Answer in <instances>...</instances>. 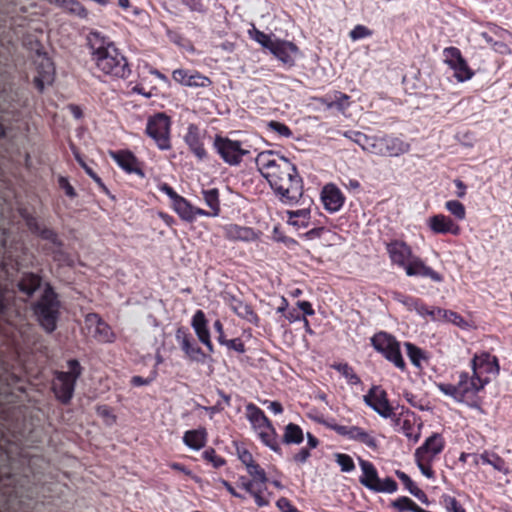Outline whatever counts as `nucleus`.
<instances>
[{
	"mask_svg": "<svg viewBox=\"0 0 512 512\" xmlns=\"http://www.w3.org/2000/svg\"><path fill=\"white\" fill-rule=\"evenodd\" d=\"M255 163L283 204L294 205L300 201L304 184L294 163L272 150L260 152Z\"/></svg>",
	"mask_w": 512,
	"mask_h": 512,
	"instance_id": "1",
	"label": "nucleus"
},
{
	"mask_svg": "<svg viewBox=\"0 0 512 512\" xmlns=\"http://www.w3.org/2000/svg\"><path fill=\"white\" fill-rule=\"evenodd\" d=\"M87 41L91 61L103 76L111 80L129 78L132 70L128 59L113 41L97 31L90 32Z\"/></svg>",
	"mask_w": 512,
	"mask_h": 512,
	"instance_id": "2",
	"label": "nucleus"
},
{
	"mask_svg": "<svg viewBox=\"0 0 512 512\" xmlns=\"http://www.w3.org/2000/svg\"><path fill=\"white\" fill-rule=\"evenodd\" d=\"M455 383H437L436 386L444 395L451 397L458 403L470 408L478 409L482 405L485 387L491 378H480L477 373L457 371L454 375Z\"/></svg>",
	"mask_w": 512,
	"mask_h": 512,
	"instance_id": "3",
	"label": "nucleus"
},
{
	"mask_svg": "<svg viewBox=\"0 0 512 512\" xmlns=\"http://www.w3.org/2000/svg\"><path fill=\"white\" fill-rule=\"evenodd\" d=\"M31 310L46 333H53L57 329L61 315V301L50 283H45L42 293L32 303Z\"/></svg>",
	"mask_w": 512,
	"mask_h": 512,
	"instance_id": "4",
	"label": "nucleus"
},
{
	"mask_svg": "<svg viewBox=\"0 0 512 512\" xmlns=\"http://www.w3.org/2000/svg\"><path fill=\"white\" fill-rule=\"evenodd\" d=\"M67 371H54L51 390L58 402L63 405L70 404L77 380L83 372V367L77 359L67 361Z\"/></svg>",
	"mask_w": 512,
	"mask_h": 512,
	"instance_id": "5",
	"label": "nucleus"
},
{
	"mask_svg": "<svg viewBox=\"0 0 512 512\" xmlns=\"http://www.w3.org/2000/svg\"><path fill=\"white\" fill-rule=\"evenodd\" d=\"M411 146L400 137L389 134L368 137L364 151L383 157H398L409 152Z\"/></svg>",
	"mask_w": 512,
	"mask_h": 512,
	"instance_id": "6",
	"label": "nucleus"
},
{
	"mask_svg": "<svg viewBox=\"0 0 512 512\" xmlns=\"http://www.w3.org/2000/svg\"><path fill=\"white\" fill-rule=\"evenodd\" d=\"M371 345L395 367L402 371L405 370L406 363L401 353L400 342L395 336L386 331H379L371 337Z\"/></svg>",
	"mask_w": 512,
	"mask_h": 512,
	"instance_id": "7",
	"label": "nucleus"
},
{
	"mask_svg": "<svg viewBox=\"0 0 512 512\" xmlns=\"http://www.w3.org/2000/svg\"><path fill=\"white\" fill-rule=\"evenodd\" d=\"M359 464L362 471L359 482L367 489L376 493H394L398 490V484L393 478H379L378 471L372 462L360 459Z\"/></svg>",
	"mask_w": 512,
	"mask_h": 512,
	"instance_id": "8",
	"label": "nucleus"
},
{
	"mask_svg": "<svg viewBox=\"0 0 512 512\" xmlns=\"http://www.w3.org/2000/svg\"><path fill=\"white\" fill-rule=\"evenodd\" d=\"M314 420L348 440L360 442L371 449H376L378 446L376 438L359 426L340 425L335 419H326L323 416L316 417Z\"/></svg>",
	"mask_w": 512,
	"mask_h": 512,
	"instance_id": "9",
	"label": "nucleus"
},
{
	"mask_svg": "<svg viewBox=\"0 0 512 512\" xmlns=\"http://www.w3.org/2000/svg\"><path fill=\"white\" fill-rule=\"evenodd\" d=\"M170 131L171 119L165 113L159 112L148 118L145 132L160 150L171 149Z\"/></svg>",
	"mask_w": 512,
	"mask_h": 512,
	"instance_id": "10",
	"label": "nucleus"
},
{
	"mask_svg": "<svg viewBox=\"0 0 512 512\" xmlns=\"http://www.w3.org/2000/svg\"><path fill=\"white\" fill-rule=\"evenodd\" d=\"M213 148L219 157L230 166L239 165L248 153L247 150L242 148L240 141L218 134L214 138Z\"/></svg>",
	"mask_w": 512,
	"mask_h": 512,
	"instance_id": "11",
	"label": "nucleus"
},
{
	"mask_svg": "<svg viewBox=\"0 0 512 512\" xmlns=\"http://www.w3.org/2000/svg\"><path fill=\"white\" fill-rule=\"evenodd\" d=\"M443 56L444 62L454 71V77L459 82L467 81L473 77L474 71L469 67L459 48L446 47L443 50Z\"/></svg>",
	"mask_w": 512,
	"mask_h": 512,
	"instance_id": "12",
	"label": "nucleus"
},
{
	"mask_svg": "<svg viewBox=\"0 0 512 512\" xmlns=\"http://www.w3.org/2000/svg\"><path fill=\"white\" fill-rule=\"evenodd\" d=\"M175 338L181 350L190 361L205 362L207 355L202 348L197 345L188 328L184 326L177 328Z\"/></svg>",
	"mask_w": 512,
	"mask_h": 512,
	"instance_id": "13",
	"label": "nucleus"
},
{
	"mask_svg": "<svg viewBox=\"0 0 512 512\" xmlns=\"http://www.w3.org/2000/svg\"><path fill=\"white\" fill-rule=\"evenodd\" d=\"M363 400L381 417L387 419L392 415L394 407L390 404L387 392L381 386L373 385L363 396Z\"/></svg>",
	"mask_w": 512,
	"mask_h": 512,
	"instance_id": "14",
	"label": "nucleus"
},
{
	"mask_svg": "<svg viewBox=\"0 0 512 512\" xmlns=\"http://www.w3.org/2000/svg\"><path fill=\"white\" fill-rule=\"evenodd\" d=\"M206 131H203L196 124H189L184 142L188 146L189 151L198 161H204L208 158V151L205 148Z\"/></svg>",
	"mask_w": 512,
	"mask_h": 512,
	"instance_id": "15",
	"label": "nucleus"
},
{
	"mask_svg": "<svg viewBox=\"0 0 512 512\" xmlns=\"http://www.w3.org/2000/svg\"><path fill=\"white\" fill-rule=\"evenodd\" d=\"M385 249L392 265L405 269L413 257L412 247L402 239H391L385 242Z\"/></svg>",
	"mask_w": 512,
	"mask_h": 512,
	"instance_id": "16",
	"label": "nucleus"
},
{
	"mask_svg": "<svg viewBox=\"0 0 512 512\" xmlns=\"http://www.w3.org/2000/svg\"><path fill=\"white\" fill-rule=\"evenodd\" d=\"M470 367L480 378H490L487 375H498L500 371L498 358L489 352L475 354L470 361Z\"/></svg>",
	"mask_w": 512,
	"mask_h": 512,
	"instance_id": "17",
	"label": "nucleus"
},
{
	"mask_svg": "<svg viewBox=\"0 0 512 512\" xmlns=\"http://www.w3.org/2000/svg\"><path fill=\"white\" fill-rule=\"evenodd\" d=\"M172 79L176 83L190 88H208L213 84L208 76L195 69H175L172 72Z\"/></svg>",
	"mask_w": 512,
	"mask_h": 512,
	"instance_id": "18",
	"label": "nucleus"
},
{
	"mask_svg": "<svg viewBox=\"0 0 512 512\" xmlns=\"http://www.w3.org/2000/svg\"><path fill=\"white\" fill-rule=\"evenodd\" d=\"M34 63L37 74L33 79V85L39 93H42L46 85H51L53 83L55 67L52 60L45 54H39Z\"/></svg>",
	"mask_w": 512,
	"mask_h": 512,
	"instance_id": "19",
	"label": "nucleus"
},
{
	"mask_svg": "<svg viewBox=\"0 0 512 512\" xmlns=\"http://www.w3.org/2000/svg\"><path fill=\"white\" fill-rule=\"evenodd\" d=\"M404 271L409 277L429 278L435 283L444 281V276L441 273L428 266L422 258L415 254L405 266Z\"/></svg>",
	"mask_w": 512,
	"mask_h": 512,
	"instance_id": "20",
	"label": "nucleus"
},
{
	"mask_svg": "<svg viewBox=\"0 0 512 512\" xmlns=\"http://www.w3.org/2000/svg\"><path fill=\"white\" fill-rule=\"evenodd\" d=\"M270 53L274 55L286 68L295 66V59L300 53L299 47L288 40L274 39V46Z\"/></svg>",
	"mask_w": 512,
	"mask_h": 512,
	"instance_id": "21",
	"label": "nucleus"
},
{
	"mask_svg": "<svg viewBox=\"0 0 512 512\" xmlns=\"http://www.w3.org/2000/svg\"><path fill=\"white\" fill-rule=\"evenodd\" d=\"M225 303L229 306V308L241 319L246 320L247 322L258 326L260 323V317L253 309L252 305L245 302L241 298L232 295L230 293H226L223 296Z\"/></svg>",
	"mask_w": 512,
	"mask_h": 512,
	"instance_id": "22",
	"label": "nucleus"
},
{
	"mask_svg": "<svg viewBox=\"0 0 512 512\" xmlns=\"http://www.w3.org/2000/svg\"><path fill=\"white\" fill-rule=\"evenodd\" d=\"M223 237L232 242H254L259 239L261 232L252 227L229 223L222 227Z\"/></svg>",
	"mask_w": 512,
	"mask_h": 512,
	"instance_id": "23",
	"label": "nucleus"
},
{
	"mask_svg": "<svg viewBox=\"0 0 512 512\" xmlns=\"http://www.w3.org/2000/svg\"><path fill=\"white\" fill-rule=\"evenodd\" d=\"M445 448V439L440 433H433L424 443L419 446L414 453L415 458H425L429 461H435L437 456Z\"/></svg>",
	"mask_w": 512,
	"mask_h": 512,
	"instance_id": "24",
	"label": "nucleus"
},
{
	"mask_svg": "<svg viewBox=\"0 0 512 512\" xmlns=\"http://www.w3.org/2000/svg\"><path fill=\"white\" fill-rule=\"evenodd\" d=\"M110 157L117 163V165L128 174H136L144 177V172L141 164L135 154L130 150L110 151Z\"/></svg>",
	"mask_w": 512,
	"mask_h": 512,
	"instance_id": "25",
	"label": "nucleus"
},
{
	"mask_svg": "<svg viewBox=\"0 0 512 512\" xmlns=\"http://www.w3.org/2000/svg\"><path fill=\"white\" fill-rule=\"evenodd\" d=\"M427 226L434 234H451L459 236L461 227L451 217L445 214H435L427 221Z\"/></svg>",
	"mask_w": 512,
	"mask_h": 512,
	"instance_id": "26",
	"label": "nucleus"
},
{
	"mask_svg": "<svg viewBox=\"0 0 512 512\" xmlns=\"http://www.w3.org/2000/svg\"><path fill=\"white\" fill-rule=\"evenodd\" d=\"M191 326L199 341L207 348L209 353L214 352V345L211 341L208 320L203 310H196L191 319Z\"/></svg>",
	"mask_w": 512,
	"mask_h": 512,
	"instance_id": "27",
	"label": "nucleus"
},
{
	"mask_svg": "<svg viewBox=\"0 0 512 512\" xmlns=\"http://www.w3.org/2000/svg\"><path fill=\"white\" fill-rule=\"evenodd\" d=\"M321 200L327 211L335 213L344 205L345 196L336 185L327 184L322 189Z\"/></svg>",
	"mask_w": 512,
	"mask_h": 512,
	"instance_id": "28",
	"label": "nucleus"
},
{
	"mask_svg": "<svg viewBox=\"0 0 512 512\" xmlns=\"http://www.w3.org/2000/svg\"><path fill=\"white\" fill-rule=\"evenodd\" d=\"M87 325H95L94 338L102 343H112L115 340V334L108 323H106L97 313H89L85 318Z\"/></svg>",
	"mask_w": 512,
	"mask_h": 512,
	"instance_id": "29",
	"label": "nucleus"
},
{
	"mask_svg": "<svg viewBox=\"0 0 512 512\" xmlns=\"http://www.w3.org/2000/svg\"><path fill=\"white\" fill-rule=\"evenodd\" d=\"M395 300L401 303L407 310L415 311L422 317H430L433 312V306H428L421 298L398 293Z\"/></svg>",
	"mask_w": 512,
	"mask_h": 512,
	"instance_id": "30",
	"label": "nucleus"
},
{
	"mask_svg": "<svg viewBox=\"0 0 512 512\" xmlns=\"http://www.w3.org/2000/svg\"><path fill=\"white\" fill-rule=\"evenodd\" d=\"M245 409L246 418L255 432L265 427H270V424L272 423L271 420L265 415L264 411L260 409L256 404L252 402L248 403Z\"/></svg>",
	"mask_w": 512,
	"mask_h": 512,
	"instance_id": "31",
	"label": "nucleus"
},
{
	"mask_svg": "<svg viewBox=\"0 0 512 512\" xmlns=\"http://www.w3.org/2000/svg\"><path fill=\"white\" fill-rule=\"evenodd\" d=\"M42 284V277L33 272L23 273L18 281V289L28 297H31Z\"/></svg>",
	"mask_w": 512,
	"mask_h": 512,
	"instance_id": "32",
	"label": "nucleus"
},
{
	"mask_svg": "<svg viewBox=\"0 0 512 512\" xmlns=\"http://www.w3.org/2000/svg\"><path fill=\"white\" fill-rule=\"evenodd\" d=\"M349 99V95L341 91H333L320 98V102L328 108H336L344 112L350 106Z\"/></svg>",
	"mask_w": 512,
	"mask_h": 512,
	"instance_id": "33",
	"label": "nucleus"
},
{
	"mask_svg": "<svg viewBox=\"0 0 512 512\" xmlns=\"http://www.w3.org/2000/svg\"><path fill=\"white\" fill-rule=\"evenodd\" d=\"M258 437L260 441L267 447H269L272 451L275 453L281 455L282 454V448L279 441L278 433L273 426V424H270V427H265L263 429H260L257 431Z\"/></svg>",
	"mask_w": 512,
	"mask_h": 512,
	"instance_id": "34",
	"label": "nucleus"
},
{
	"mask_svg": "<svg viewBox=\"0 0 512 512\" xmlns=\"http://www.w3.org/2000/svg\"><path fill=\"white\" fill-rule=\"evenodd\" d=\"M183 442L193 450H200L207 442L206 429L201 427L198 429L187 430L183 435Z\"/></svg>",
	"mask_w": 512,
	"mask_h": 512,
	"instance_id": "35",
	"label": "nucleus"
},
{
	"mask_svg": "<svg viewBox=\"0 0 512 512\" xmlns=\"http://www.w3.org/2000/svg\"><path fill=\"white\" fill-rule=\"evenodd\" d=\"M304 441V432L303 429L295 424L288 423L284 427L283 435L281 442L286 445H299Z\"/></svg>",
	"mask_w": 512,
	"mask_h": 512,
	"instance_id": "36",
	"label": "nucleus"
},
{
	"mask_svg": "<svg viewBox=\"0 0 512 512\" xmlns=\"http://www.w3.org/2000/svg\"><path fill=\"white\" fill-rule=\"evenodd\" d=\"M405 419H403L401 427L398 429V432L403 433L409 440L413 442H418L420 438V432H414V426L417 420V415L409 410H405Z\"/></svg>",
	"mask_w": 512,
	"mask_h": 512,
	"instance_id": "37",
	"label": "nucleus"
},
{
	"mask_svg": "<svg viewBox=\"0 0 512 512\" xmlns=\"http://www.w3.org/2000/svg\"><path fill=\"white\" fill-rule=\"evenodd\" d=\"M171 208L182 221L193 223V205L185 197L180 195L174 202L171 203Z\"/></svg>",
	"mask_w": 512,
	"mask_h": 512,
	"instance_id": "38",
	"label": "nucleus"
},
{
	"mask_svg": "<svg viewBox=\"0 0 512 512\" xmlns=\"http://www.w3.org/2000/svg\"><path fill=\"white\" fill-rule=\"evenodd\" d=\"M236 454L248 474L251 472L259 473L258 469L262 467L254 460L253 454L244 444H236Z\"/></svg>",
	"mask_w": 512,
	"mask_h": 512,
	"instance_id": "39",
	"label": "nucleus"
},
{
	"mask_svg": "<svg viewBox=\"0 0 512 512\" xmlns=\"http://www.w3.org/2000/svg\"><path fill=\"white\" fill-rule=\"evenodd\" d=\"M432 320L445 319L453 324L462 327L465 324L464 318L455 311L434 307L431 315Z\"/></svg>",
	"mask_w": 512,
	"mask_h": 512,
	"instance_id": "40",
	"label": "nucleus"
},
{
	"mask_svg": "<svg viewBox=\"0 0 512 512\" xmlns=\"http://www.w3.org/2000/svg\"><path fill=\"white\" fill-rule=\"evenodd\" d=\"M395 475L397 478L403 483L405 488L416 498L421 500L422 502L427 501V495L416 486V484L413 482V480L410 478L408 474L401 470H396Z\"/></svg>",
	"mask_w": 512,
	"mask_h": 512,
	"instance_id": "41",
	"label": "nucleus"
},
{
	"mask_svg": "<svg viewBox=\"0 0 512 512\" xmlns=\"http://www.w3.org/2000/svg\"><path fill=\"white\" fill-rule=\"evenodd\" d=\"M259 473L251 472L248 475L252 477L257 484H255L254 491L262 496H267L268 499L273 496L272 492L267 490V484L269 483V478L267 477V473L264 468L258 469Z\"/></svg>",
	"mask_w": 512,
	"mask_h": 512,
	"instance_id": "42",
	"label": "nucleus"
},
{
	"mask_svg": "<svg viewBox=\"0 0 512 512\" xmlns=\"http://www.w3.org/2000/svg\"><path fill=\"white\" fill-rule=\"evenodd\" d=\"M332 368L339 372L346 379L349 385L354 386L361 384L360 377L356 374L353 367L350 366L347 362L334 363Z\"/></svg>",
	"mask_w": 512,
	"mask_h": 512,
	"instance_id": "43",
	"label": "nucleus"
},
{
	"mask_svg": "<svg viewBox=\"0 0 512 512\" xmlns=\"http://www.w3.org/2000/svg\"><path fill=\"white\" fill-rule=\"evenodd\" d=\"M56 2L69 13L81 19H87L88 10L78 0H56Z\"/></svg>",
	"mask_w": 512,
	"mask_h": 512,
	"instance_id": "44",
	"label": "nucleus"
},
{
	"mask_svg": "<svg viewBox=\"0 0 512 512\" xmlns=\"http://www.w3.org/2000/svg\"><path fill=\"white\" fill-rule=\"evenodd\" d=\"M203 199L205 204L210 208L212 215H219L220 208V200H219V191L216 188L203 190Z\"/></svg>",
	"mask_w": 512,
	"mask_h": 512,
	"instance_id": "45",
	"label": "nucleus"
},
{
	"mask_svg": "<svg viewBox=\"0 0 512 512\" xmlns=\"http://www.w3.org/2000/svg\"><path fill=\"white\" fill-rule=\"evenodd\" d=\"M255 484H257L256 481L250 477L248 481H245L243 485H240V488L245 490L254 499V502L258 507L268 506L270 504V499H268L267 496H262L256 493V491H254Z\"/></svg>",
	"mask_w": 512,
	"mask_h": 512,
	"instance_id": "46",
	"label": "nucleus"
},
{
	"mask_svg": "<svg viewBox=\"0 0 512 512\" xmlns=\"http://www.w3.org/2000/svg\"><path fill=\"white\" fill-rule=\"evenodd\" d=\"M255 484H257L256 481L250 477L248 481H245L243 485H240V488L245 490L254 499V502L258 507L268 506L270 504V499H268L267 496H262L256 493V491H254Z\"/></svg>",
	"mask_w": 512,
	"mask_h": 512,
	"instance_id": "47",
	"label": "nucleus"
},
{
	"mask_svg": "<svg viewBox=\"0 0 512 512\" xmlns=\"http://www.w3.org/2000/svg\"><path fill=\"white\" fill-rule=\"evenodd\" d=\"M249 36L252 40L260 44L264 49L271 50V47L274 46V39L272 38V34H266L263 31H260L255 26L248 31Z\"/></svg>",
	"mask_w": 512,
	"mask_h": 512,
	"instance_id": "48",
	"label": "nucleus"
},
{
	"mask_svg": "<svg viewBox=\"0 0 512 512\" xmlns=\"http://www.w3.org/2000/svg\"><path fill=\"white\" fill-rule=\"evenodd\" d=\"M309 215L310 211L308 209L288 211L289 223L297 227H306L308 226Z\"/></svg>",
	"mask_w": 512,
	"mask_h": 512,
	"instance_id": "49",
	"label": "nucleus"
},
{
	"mask_svg": "<svg viewBox=\"0 0 512 512\" xmlns=\"http://www.w3.org/2000/svg\"><path fill=\"white\" fill-rule=\"evenodd\" d=\"M445 209L454 216L455 220L463 221L466 219V208L458 200H449L445 202Z\"/></svg>",
	"mask_w": 512,
	"mask_h": 512,
	"instance_id": "50",
	"label": "nucleus"
},
{
	"mask_svg": "<svg viewBox=\"0 0 512 512\" xmlns=\"http://www.w3.org/2000/svg\"><path fill=\"white\" fill-rule=\"evenodd\" d=\"M391 506L398 512L411 511L416 512L418 505L407 496H400L392 501Z\"/></svg>",
	"mask_w": 512,
	"mask_h": 512,
	"instance_id": "51",
	"label": "nucleus"
},
{
	"mask_svg": "<svg viewBox=\"0 0 512 512\" xmlns=\"http://www.w3.org/2000/svg\"><path fill=\"white\" fill-rule=\"evenodd\" d=\"M36 236L40 237L43 240L49 241L58 249H61V247L63 246V242L59 239L57 232L51 228L42 226V228ZM57 252H60V250H58Z\"/></svg>",
	"mask_w": 512,
	"mask_h": 512,
	"instance_id": "52",
	"label": "nucleus"
},
{
	"mask_svg": "<svg viewBox=\"0 0 512 512\" xmlns=\"http://www.w3.org/2000/svg\"><path fill=\"white\" fill-rule=\"evenodd\" d=\"M202 458L211 463L214 468H221L226 465V460L217 454L216 450L212 447L207 448L202 453Z\"/></svg>",
	"mask_w": 512,
	"mask_h": 512,
	"instance_id": "53",
	"label": "nucleus"
},
{
	"mask_svg": "<svg viewBox=\"0 0 512 512\" xmlns=\"http://www.w3.org/2000/svg\"><path fill=\"white\" fill-rule=\"evenodd\" d=\"M405 347L411 363L416 367H420L421 361L425 358L422 349L410 342H406Z\"/></svg>",
	"mask_w": 512,
	"mask_h": 512,
	"instance_id": "54",
	"label": "nucleus"
},
{
	"mask_svg": "<svg viewBox=\"0 0 512 512\" xmlns=\"http://www.w3.org/2000/svg\"><path fill=\"white\" fill-rule=\"evenodd\" d=\"M221 345L225 346L228 351H235L239 354H244L246 352L245 343L240 337L233 339L222 338Z\"/></svg>",
	"mask_w": 512,
	"mask_h": 512,
	"instance_id": "55",
	"label": "nucleus"
},
{
	"mask_svg": "<svg viewBox=\"0 0 512 512\" xmlns=\"http://www.w3.org/2000/svg\"><path fill=\"white\" fill-rule=\"evenodd\" d=\"M268 130L278 134L280 137L289 138L292 136L291 129L284 123L279 121H270L267 124Z\"/></svg>",
	"mask_w": 512,
	"mask_h": 512,
	"instance_id": "56",
	"label": "nucleus"
},
{
	"mask_svg": "<svg viewBox=\"0 0 512 512\" xmlns=\"http://www.w3.org/2000/svg\"><path fill=\"white\" fill-rule=\"evenodd\" d=\"M335 461L341 467L342 472H351L355 469L352 457L345 453L335 454Z\"/></svg>",
	"mask_w": 512,
	"mask_h": 512,
	"instance_id": "57",
	"label": "nucleus"
},
{
	"mask_svg": "<svg viewBox=\"0 0 512 512\" xmlns=\"http://www.w3.org/2000/svg\"><path fill=\"white\" fill-rule=\"evenodd\" d=\"M490 457L491 458H490L489 465H491L496 471L501 472L504 475L509 474V472H510L509 466H508L507 462L500 455H498L497 453L492 451V454Z\"/></svg>",
	"mask_w": 512,
	"mask_h": 512,
	"instance_id": "58",
	"label": "nucleus"
},
{
	"mask_svg": "<svg viewBox=\"0 0 512 512\" xmlns=\"http://www.w3.org/2000/svg\"><path fill=\"white\" fill-rule=\"evenodd\" d=\"M343 136L356 144H358L364 151L369 135H366L360 131L348 130L343 132Z\"/></svg>",
	"mask_w": 512,
	"mask_h": 512,
	"instance_id": "59",
	"label": "nucleus"
},
{
	"mask_svg": "<svg viewBox=\"0 0 512 512\" xmlns=\"http://www.w3.org/2000/svg\"><path fill=\"white\" fill-rule=\"evenodd\" d=\"M415 462L421 471V473L428 479L435 478V471L432 469L433 461H429L425 458H415Z\"/></svg>",
	"mask_w": 512,
	"mask_h": 512,
	"instance_id": "60",
	"label": "nucleus"
},
{
	"mask_svg": "<svg viewBox=\"0 0 512 512\" xmlns=\"http://www.w3.org/2000/svg\"><path fill=\"white\" fill-rule=\"evenodd\" d=\"M442 503L448 512H466L461 503L453 496L443 495Z\"/></svg>",
	"mask_w": 512,
	"mask_h": 512,
	"instance_id": "61",
	"label": "nucleus"
},
{
	"mask_svg": "<svg viewBox=\"0 0 512 512\" xmlns=\"http://www.w3.org/2000/svg\"><path fill=\"white\" fill-rule=\"evenodd\" d=\"M372 34H373V31L370 30L368 27L358 24L349 32V37L353 41H356L359 39L370 37V36H372Z\"/></svg>",
	"mask_w": 512,
	"mask_h": 512,
	"instance_id": "62",
	"label": "nucleus"
},
{
	"mask_svg": "<svg viewBox=\"0 0 512 512\" xmlns=\"http://www.w3.org/2000/svg\"><path fill=\"white\" fill-rule=\"evenodd\" d=\"M58 186L62 189L67 197L74 199L77 197L75 188L70 184L69 180L65 176H59L57 179Z\"/></svg>",
	"mask_w": 512,
	"mask_h": 512,
	"instance_id": "63",
	"label": "nucleus"
},
{
	"mask_svg": "<svg viewBox=\"0 0 512 512\" xmlns=\"http://www.w3.org/2000/svg\"><path fill=\"white\" fill-rule=\"evenodd\" d=\"M397 408H393L392 409V415L391 416H388L387 419H390L391 422H392V426L393 428L398 431V429L401 427V424H402V421L403 419H405V413L404 411L405 410H409V408H406L404 406H402L400 408V411L399 412H396Z\"/></svg>",
	"mask_w": 512,
	"mask_h": 512,
	"instance_id": "64",
	"label": "nucleus"
}]
</instances>
